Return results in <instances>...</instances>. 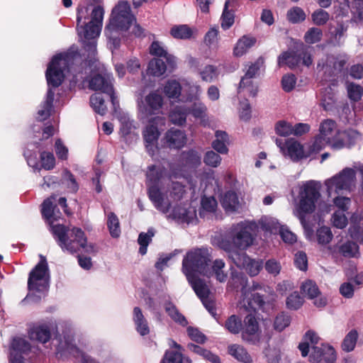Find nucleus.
<instances>
[{
    "mask_svg": "<svg viewBox=\"0 0 363 363\" xmlns=\"http://www.w3.org/2000/svg\"><path fill=\"white\" fill-rule=\"evenodd\" d=\"M210 261L211 256L207 248L193 249L186 253L183 259L182 272L205 308L215 317V303L210 297L208 286L198 277L199 274L211 275L208 267Z\"/></svg>",
    "mask_w": 363,
    "mask_h": 363,
    "instance_id": "f257e3e1",
    "label": "nucleus"
},
{
    "mask_svg": "<svg viewBox=\"0 0 363 363\" xmlns=\"http://www.w3.org/2000/svg\"><path fill=\"white\" fill-rule=\"evenodd\" d=\"M55 199V196H51L45 199L42 204L41 211L43 217L49 222L58 245L63 251L69 253L76 252L81 248L88 253L94 252V245H86L84 233L80 228H74L69 230L62 225L53 224V222L60 218V212H55V206H53V201Z\"/></svg>",
    "mask_w": 363,
    "mask_h": 363,
    "instance_id": "f03ea898",
    "label": "nucleus"
},
{
    "mask_svg": "<svg viewBox=\"0 0 363 363\" xmlns=\"http://www.w3.org/2000/svg\"><path fill=\"white\" fill-rule=\"evenodd\" d=\"M128 30L136 37L143 34V29L136 23L128 3L119 1L113 9L109 23L105 28V34L111 46L118 48L120 45L119 36Z\"/></svg>",
    "mask_w": 363,
    "mask_h": 363,
    "instance_id": "7ed1b4c3",
    "label": "nucleus"
},
{
    "mask_svg": "<svg viewBox=\"0 0 363 363\" xmlns=\"http://www.w3.org/2000/svg\"><path fill=\"white\" fill-rule=\"evenodd\" d=\"M89 10V6H79L77 11V31L81 40L87 51L94 54L96 51V40L99 37L102 25L104 15V9L98 5L91 9L90 14V21L84 25H81L82 20L86 19V16Z\"/></svg>",
    "mask_w": 363,
    "mask_h": 363,
    "instance_id": "20e7f679",
    "label": "nucleus"
},
{
    "mask_svg": "<svg viewBox=\"0 0 363 363\" xmlns=\"http://www.w3.org/2000/svg\"><path fill=\"white\" fill-rule=\"evenodd\" d=\"M182 174L175 172L172 168L170 174L166 177L164 168L159 166H150L147 172V179L148 182V196L154 206L163 213H167L170 208V201L163 192L162 185L167 181L171 180L173 177L178 178Z\"/></svg>",
    "mask_w": 363,
    "mask_h": 363,
    "instance_id": "39448f33",
    "label": "nucleus"
},
{
    "mask_svg": "<svg viewBox=\"0 0 363 363\" xmlns=\"http://www.w3.org/2000/svg\"><path fill=\"white\" fill-rule=\"evenodd\" d=\"M320 196L319 187L313 181L307 182L299 188L298 202L296 206L294 214L300 220L308 239H310L312 235V230L306 223L305 216L315 211V204Z\"/></svg>",
    "mask_w": 363,
    "mask_h": 363,
    "instance_id": "423d86ee",
    "label": "nucleus"
},
{
    "mask_svg": "<svg viewBox=\"0 0 363 363\" xmlns=\"http://www.w3.org/2000/svg\"><path fill=\"white\" fill-rule=\"evenodd\" d=\"M319 337L312 331L308 330L303 337L302 341L298 345V349L302 357L309 354V361L313 363H335L336 354L334 349L326 345H318Z\"/></svg>",
    "mask_w": 363,
    "mask_h": 363,
    "instance_id": "0eeeda50",
    "label": "nucleus"
},
{
    "mask_svg": "<svg viewBox=\"0 0 363 363\" xmlns=\"http://www.w3.org/2000/svg\"><path fill=\"white\" fill-rule=\"evenodd\" d=\"M258 228L257 224L254 220H244L231 228V243L223 240L220 246L225 251L231 252L232 250H245L250 247L255 240L252 232Z\"/></svg>",
    "mask_w": 363,
    "mask_h": 363,
    "instance_id": "6e6552de",
    "label": "nucleus"
},
{
    "mask_svg": "<svg viewBox=\"0 0 363 363\" xmlns=\"http://www.w3.org/2000/svg\"><path fill=\"white\" fill-rule=\"evenodd\" d=\"M362 165L345 167L325 182L326 192L329 197L352 192L356 187L357 171Z\"/></svg>",
    "mask_w": 363,
    "mask_h": 363,
    "instance_id": "1a4fd4ad",
    "label": "nucleus"
},
{
    "mask_svg": "<svg viewBox=\"0 0 363 363\" xmlns=\"http://www.w3.org/2000/svg\"><path fill=\"white\" fill-rule=\"evenodd\" d=\"M75 56L72 53H64L53 57L45 74L49 86L57 87L62 84L65 77V71L70 62L74 60Z\"/></svg>",
    "mask_w": 363,
    "mask_h": 363,
    "instance_id": "9d476101",
    "label": "nucleus"
},
{
    "mask_svg": "<svg viewBox=\"0 0 363 363\" xmlns=\"http://www.w3.org/2000/svg\"><path fill=\"white\" fill-rule=\"evenodd\" d=\"M49 271L45 259L41 257L40 262L30 272L28 286L30 291H44L49 284Z\"/></svg>",
    "mask_w": 363,
    "mask_h": 363,
    "instance_id": "9b49d317",
    "label": "nucleus"
},
{
    "mask_svg": "<svg viewBox=\"0 0 363 363\" xmlns=\"http://www.w3.org/2000/svg\"><path fill=\"white\" fill-rule=\"evenodd\" d=\"M137 104L139 113L147 117L160 112L164 104V98L158 91H152L144 97L138 99Z\"/></svg>",
    "mask_w": 363,
    "mask_h": 363,
    "instance_id": "f8f14e48",
    "label": "nucleus"
},
{
    "mask_svg": "<svg viewBox=\"0 0 363 363\" xmlns=\"http://www.w3.org/2000/svg\"><path fill=\"white\" fill-rule=\"evenodd\" d=\"M319 135L323 137L328 145L334 150H341L345 145L342 140L337 139L340 130L336 122L332 119L323 120L319 125Z\"/></svg>",
    "mask_w": 363,
    "mask_h": 363,
    "instance_id": "ddd939ff",
    "label": "nucleus"
},
{
    "mask_svg": "<svg viewBox=\"0 0 363 363\" xmlns=\"http://www.w3.org/2000/svg\"><path fill=\"white\" fill-rule=\"evenodd\" d=\"M302 46L301 52L298 54L294 51H288L279 55L278 59V64L279 66L287 65L290 68H294L301 64L305 66H310L313 60L311 53L308 51V48Z\"/></svg>",
    "mask_w": 363,
    "mask_h": 363,
    "instance_id": "4468645a",
    "label": "nucleus"
},
{
    "mask_svg": "<svg viewBox=\"0 0 363 363\" xmlns=\"http://www.w3.org/2000/svg\"><path fill=\"white\" fill-rule=\"evenodd\" d=\"M260 288L259 284H253L252 287L244 286L242 289V297L239 301L238 306L245 311H255L257 308H262L264 301L259 294H252L251 289L256 290Z\"/></svg>",
    "mask_w": 363,
    "mask_h": 363,
    "instance_id": "2eb2a0df",
    "label": "nucleus"
},
{
    "mask_svg": "<svg viewBox=\"0 0 363 363\" xmlns=\"http://www.w3.org/2000/svg\"><path fill=\"white\" fill-rule=\"evenodd\" d=\"M161 123L164 125V118L156 117L147 125L143 131V138L145 142L146 148L150 155H153L157 149V140L160 135L157 125Z\"/></svg>",
    "mask_w": 363,
    "mask_h": 363,
    "instance_id": "dca6fc26",
    "label": "nucleus"
},
{
    "mask_svg": "<svg viewBox=\"0 0 363 363\" xmlns=\"http://www.w3.org/2000/svg\"><path fill=\"white\" fill-rule=\"evenodd\" d=\"M31 350L30 343L25 338H13L10 346L9 362L25 363L26 357Z\"/></svg>",
    "mask_w": 363,
    "mask_h": 363,
    "instance_id": "f3484780",
    "label": "nucleus"
},
{
    "mask_svg": "<svg viewBox=\"0 0 363 363\" xmlns=\"http://www.w3.org/2000/svg\"><path fill=\"white\" fill-rule=\"evenodd\" d=\"M276 143L280 148L281 153L293 161H298L308 156V155L305 154L303 145L294 138L287 139L284 143H282L280 140H277Z\"/></svg>",
    "mask_w": 363,
    "mask_h": 363,
    "instance_id": "a211bd4d",
    "label": "nucleus"
},
{
    "mask_svg": "<svg viewBox=\"0 0 363 363\" xmlns=\"http://www.w3.org/2000/svg\"><path fill=\"white\" fill-rule=\"evenodd\" d=\"M230 257L238 267L245 269L250 276L257 275L263 267L261 259H251L245 252H232Z\"/></svg>",
    "mask_w": 363,
    "mask_h": 363,
    "instance_id": "6ab92c4d",
    "label": "nucleus"
},
{
    "mask_svg": "<svg viewBox=\"0 0 363 363\" xmlns=\"http://www.w3.org/2000/svg\"><path fill=\"white\" fill-rule=\"evenodd\" d=\"M300 289L302 294L313 301L315 306L323 308L328 304V298L320 292L315 281L306 280L301 284Z\"/></svg>",
    "mask_w": 363,
    "mask_h": 363,
    "instance_id": "aec40b11",
    "label": "nucleus"
},
{
    "mask_svg": "<svg viewBox=\"0 0 363 363\" xmlns=\"http://www.w3.org/2000/svg\"><path fill=\"white\" fill-rule=\"evenodd\" d=\"M89 86L92 90L101 91L109 95L113 104H116V97L113 89V77L110 74L94 76L90 80Z\"/></svg>",
    "mask_w": 363,
    "mask_h": 363,
    "instance_id": "412c9836",
    "label": "nucleus"
},
{
    "mask_svg": "<svg viewBox=\"0 0 363 363\" xmlns=\"http://www.w3.org/2000/svg\"><path fill=\"white\" fill-rule=\"evenodd\" d=\"M328 250L333 256L340 255L345 257H357L359 255L358 245L352 240L333 246H328Z\"/></svg>",
    "mask_w": 363,
    "mask_h": 363,
    "instance_id": "4be33fe9",
    "label": "nucleus"
},
{
    "mask_svg": "<svg viewBox=\"0 0 363 363\" xmlns=\"http://www.w3.org/2000/svg\"><path fill=\"white\" fill-rule=\"evenodd\" d=\"M170 216L179 223H193L196 220V211L195 207L185 203L174 208Z\"/></svg>",
    "mask_w": 363,
    "mask_h": 363,
    "instance_id": "5701e85b",
    "label": "nucleus"
},
{
    "mask_svg": "<svg viewBox=\"0 0 363 363\" xmlns=\"http://www.w3.org/2000/svg\"><path fill=\"white\" fill-rule=\"evenodd\" d=\"M65 340L60 342L58 346L59 352L67 351L70 354H72L74 356L79 357L80 356L82 358V363H98L91 357L87 354H85L81 352L75 346V345L72 342V338L68 337L66 338L64 337Z\"/></svg>",
    "mask_w": 363,
    "mask_h": 363,
    "instance_id": "b1692460",
    "label": "nucleus"
},
{
    "mask_svg": "<svg viewBox=\"0 0 363 363\" xmlns=\"http://www.w3.org/2000/svg\"><path fill=\"white\" fill-rule=\"evenodd\" d=\"M121 123L120 133L126 142L131 143L138 139V135L135 133V126L133 121L126 114L121 115L119 117Z\"/></svg>",
    "mask_w": 363,
    "mask_h": 363,
    "instance_id": "393cba45",
    "label": "nucleus"
},
{
    "mask_svg": "<svg viewBox=\"0 0 363 363\" xmlns=\"http://www.w3.org/2000/svg\"><path fill=\"white\" fill-rule=\"evenodd\" d=\"M165 140L169 147L181 148L186 143V135L184 132L172 128L165 134Z\"/></svg>",
    "mask_w": 363,
    "mask_h": 363,
    "instance_id": "a878e982",
    "label": "nucleus"
},
{
    "mask_svg": "<svg viewBox=\"0 0 363 363\" xmlns=\"http://www.w3.org/2000/svg\"><path fill=\"white\" fill-rule=\"evenodd\" d=\"M235 4L236 0H226L225 2L223 11L220 18L221 27L224 30L230 28L234 23V9Z\"/></svg>",
    "mask_w": 363,
    "mask_h": 363,
    "instance_id": "bb28decb",
    "label": "nucleus"
},
{
    "mask_svg": "<svg viewBox=\"0 0 363 363\" xmlns=\"http://www.w3.org/2000/svg\"><path fill=\"white\" fill-rule=\"evenodd\" d=\"M258 93V85L253 79L241 78L238 88L239 97H255Z\"/></svg>",
    "mask_w": 363,
    "mask_h": 363,
    "instance_id": "cd10ccee",
    "label": "nucleus"
},
{
    "mask_svg": "<svg viewBox=\"0 0 363 363\" xmlns=\"http://www.w3.org/2000/svg\"><path fill=\"white\" fill-rule=\"evenodd\" d=\"M30 338L45 343L50 338V331L49 327L46 324H37L33 325L28 332Z\"/></svg>",
    "mask_w": 363,
    "mask_h": 363,
    "instance_id": "c85d7f7f",
    "label": "nucleus"
},
{
    "mask_svg": "<svg viewBox=\"0 0 363 363\" xmlns=\"http://www.w3.org/2000/svg\"><path fill=\"white\" fill-rule=\"evenodd\" d=\"M230 355L241 363H252L253 359L247 350L242 345L233 344L228 346Z\"/></svg>",
    "mask_w": 363,
    "mask_h": 363,
    "instance_id": "c756f323",
    "label": "nucleus"
},
{
    "mask_svg": "<svg viewBox=\"0 0 363 363\" xmlns=\"http://www.w3.org/2000/svg\"><path fill=\"white\" fill-rule=\"evenodd\" d=\"M133 320L135 325V329L140 335L145 336L149 334L150 328L147 321L139 307H135L133 308Z\"/></svg>",
    "mask_w": 363,
    "mask_h": 363,
    "instance_id": "7c9ffc66",
    "label": "nucleus"
},
{
    "mask_svg": "<svg viewBox=\"0 0 363 363\" xmlns=\"http://www.w3.org/2000/svg\"><path fill=\"white\" fill-rule=\"evenodd\" d=\"M55 93L49 89L46 95L45 100L40 104L37 113V119L44 121L47 119L51 113L52 102Z\"/></svg>",
    "mask_w": 363,
    "mask_h": 363,
    "instance_id": "2f4dec72",
    "label": "nucleus"
},
{
    "mask_svg": "<svg viewBox=\"0 0 363 363\" xmlns=\"http://www.w3.org/2000/svg\"><path fill=\"white\" fill-rule=\"evenodd\" d=\"M256 43L252 36L243 35L236 43L233 48V55L238 57L244 55Z\"/></svg>",
    "mask_w": 363,
    "mask_h": 363,
    "instance_id": "473e14b6",
    "label": "nucleus"
},
{
    "mask_svg": "<svg viewBox=\"0 0 363 363\" xmlns=\"http://www.w3.org/2000/svg\"><path fill=\"white\" fill-rule=\"evenodd\" d=\"M216 139L212 142V147L220 154L225 155L228 152V145L229 138L225 131L217 130L215 133Z\"/></svg>",
    "mask_w": 363,
    "mask_h": 363,
    "instance_id": "72a5a7b5",
    "label": "nucleus"
},
{
    "mask_svg": "<svg viewBox=\"0 0 363 363\" xmlns=\"http://www.w3.org/2000/svg\"><path fill=\"white\" fill-rule=\"evenodd\" d=\"M220 203L227 212L236 211L240 206V201L235 192L229 191L221 198Z\"/></svg>",
    "mask_w": 363,
    "mask_h": 363,
    "instance_id": "f704fd0d",
    "label": "nucleus"
},
{
    "mask_svg": "<svg viewBox=\"0 0 363 363\" xmlns=\"http://www.w3.org/2000/svg\"><path fill=\"white\" fill-rule=\"evenodd\" d=\"M259 330L258 323L252 314L247 315L244 320L242 335L244 340H250V335H255Z\"/></svg>",
    "mask_w": 363,
    "mask_h": 363,
    "instance_id": "c9c22d12",
    "label": "nucleus"
},
{
    "mask_svg": "<svg viewBox=\"0 0 363 363\" xmlns=\"http://www.w3.org/2000/svg\"><path fill=\"white\" fill-rule=\"evenodd\" d=\"M150 52L152 55L164 57L168 65L171 68H173L175 65V57L167 53L166 49L161 43L158 41H154L150 46Z\"/></svg>",
    "mask_w": 363,
    "mask_h": 363,
    "instance_id": "e433bc0d",
    "label": "nucleus"
},
{
    "mask_svg": "<svg viewBox=\"0 0 363 363\" xmlns=\"http://www.w3.org/2000/svg\"><path fill=\"white\" fill-rule=\"evenodd\" d=\"M337 139L342 140L345 145L344 147H351L362 139L361 135L354 129H348L343 131L340 130Z\"/></svg>",
    "mask_w": 363,
    "mask_h": 363,
    "instance_id": "4c0bfd02",
    "label": "nucleus"
},
{
    "mask_svg": "<svg viewBox=\"0 0 363 363\" xmlns=\"http://www.w3.org/2000/svg\"><path fill=\"white\" fill-rule=\"evenodd\" d=\"M257 224L258 228L259 227L263 231L270 234L277 233L281 227L275 218L269 216L262 217Z\"/></svg>",
    "mask_w": 363,
    "mask_h": 363,
    "instance_id": "58836bf2",
    "label": "nucleus"
},
{
    "mask_svg": "<svg viewBox=\"0 0 363 363\" xmlns=\"http://www.w3.org/2000/svg\"><path fill=\"white\" fill-rule=\"evenodd\" d=\"M346 63V60L342 57L328 56L326 60L325 72H332L336 74L341 72Z\"/></svg>",
    "mask_w": 363,
    "mask_h": 363,
    "instance_id": "ea45409f",
    "label": "nucleus"
},
{
    "mask_svg": "<svg viewBox=\"0 0 363 363\" xmlns=\"http://www.w3.org/2000/svg\"><path fill=\"white\" fill-rule=\"evenodd\" d=\"M163 92L169 99H178L181 96L182 86L175 79L168 80L164 86Z\"/></svg>",
    "mask_w": 363,
    "mask_h": 363,
    "instance_id": "a19ab883",
    "label": "nucleus"
},
{
    "mask_svg": "<svg viewBox=\"0 0 363 363\" xmlns=\"http://www.w3.org/2000/svg\"><path fill=\"white\" fill-rule=\"evenodd\" d=\"M187 114L188 110L186 106H177L170 112L169 118L172 123L182 125L186 123Z\"/></svg>",
    "mask_w": 363,
    "mask_h": 363,
    "instance_id": "79ce46f5",
    "label": "nucleus"
},
{
    "mask_svg": "<svg viewBox=\"0 0 363 363\" xmlns=\"http://www.w3.org/2000/svg\"><path fill=\"white\" fill-rule=\"evenodd\" d=\"M163 192L168 197L171 206L172 201L180 200L183 197L185 190L180 183L172 182L170 188L167 191L163 188Z\"/></svg>",
    "mask_w": 363,
    "mask_h": 363,
    "instance_id": "37998d69",
    "label": "nucleus"
},
{
    "mask_svg": "<svg viewBox=\"0 0 363 363\" xmlns=\"http://www.w3.org/2000/svg\"><path fill=\"white\" fill-rule=\"evenodd\" d=\"M184 86L188 101H191L200 99V96L202 94V89L198 83L192 81L184 80Z\"/></svg>",
    "mask_w": 363,
    "mask_h": 363,
    "instance_id": "c03bdc74",
    "label": "nucleus"
},
{
    "mask_svg": "<svg viewBox=\"0 0 363 363\" xmlns=\"http://www.w3.org/2000/svg\"><path fill=\"white\" fill-rule=\"evenodd\" d=\"M351 226L349 228V233L352 238L363 241V222L362 223L358 216L354 213L351 216Z\"/></svg>",
    "mask_w": 363,
    "mask_h": 363,
    "instance_id": "a18cd8bd",
    "label": "nucleus"
},
{
    "mask_svg": "<svg viewBox=\"0 0 363 363\" xmlns=\"http://www.w3.org/2000/svg\"><path fill=\"white\" fill-rule=\"evenodd\" d=\"M225 268V263L222 259H216L213 262L211 269L209 268V271L211 272V276H215L216 279L220 282H224L227 279V273L223 269Z\"/></svg>",
    "mask_w": 363,
    "mask_h": 363,
    "instance_id": "49530a36",
    "label": "nucleus"
},
{
    "mask_svg": "<svg viewBox=\"0 0 363 363\" xmlns=\"http://www.w3.org/2000/svg\"><path fill=\"white\" fill-rule=\"evenodd\" d=\"M107 226L112 238H117L121 235L120 222L117 216L110 212L107 216Z\"/></svg>",
    "mask_w": 363,
    "mask_h": 363,
    "instance_id": "de8ad7c7",
    "label": "nucleus"
},
{
    "mask_svg": "<svg viewBox=\"0 0 363 363\" xmlns=\"http://www.w3.org/2000/svg\"><path fill=\"white\" fill-rule=\"evenodd\" d=\"M315 238L318 243L321 245H326L333 238V233L328 226H321L316 230Z\"/></svg>",
    "mask_w": 363,
    "mask_h": 363,
    "instance_id": "09e8293b",
    "label": "nucleus"
},
{
    "mask_svg": "<svg viewBox=\"0 0 363 363\" xmlns=\"http://www.w3.org/2000/svg\"><path fill=\"white\" fill-rule=\"evenodd\" d=\"M170 34L174 38L186 40L192 36L193 31L186 25H179L171 28Z\"/></svg>",
    "mask_w": 363,
    "mask_h": 363,
    "instance_id": "8fccbe9b",
    "label": "nucleus"
},
{
    "mask_svg": "<svg viewBox=\"0 0 363 363\" xmlns=\"http://www.w3.org/2000/svg\"><path fill=\"white\" fill-rule=\"evenodd\" d=\"M167 69V67L163 60L153 59L149 63L147 72L151 75L160 77L165 73Z\"/></svg>",
    "mask_w": 363,
    "mask_h": 363,
    "instance_id": "3c124183",
    "label": "nucleus"
},
{
    "mask_svg": "<svg viewBox=\"0 0 363 363\" xmlns=\"http://www.w3.org/2000/svg\"><path fill=\"white\" fill-rule=\"evenodd\" d=\"M182 160L183 163L189 166L196 167L201 164V155L194 150L183 152Z\"/></svg>",
    "mask_w": 363,
    "mask_h": 363,
    "instance_id": "603ef678",
    "label": "nucleus"
},
{
    "mask_svg": "<svg viewBox=\"0 0 363 363\" xmlns=\"http://www.w3.org/2000/svg\"><path fill=\"white\" fill-rule=\"evenodd\" d=\"M155 235L153 228H150L147 233H141L139 235L138 242L140 245L139 252L141 255H145L147 252V247L151 242Z\"/></svg>",
    "mask_w": 363,
    "mask_h": 363,
    "instance_id": "864d4df0",
    "label": "nucleus"
},
{
    "mask_svg": "<svg viewBox=\"0 0 363 363\" xmlns=\"http://www.w3.org/2000/svg\"><path fill=\"white\" fill-rule=\"evenodd\" d=\"M195 102L190 108H187L188 113H191L196 118L202 119L205 118L207 112V107L199 99L194 100Z\"/></svg>",
    "mask_w": 363,
    "mask_h": 363,
    "instance_id": "5fc2aeb1",
    "label": "nucleus"
},
{
    "mask_svg": "<svg viewBox=\"0 0 363 363\" xmlns=\"http://www.w3.org/2000/svg\"><path fill=\"white\" fill-rule=\"evenodd\" d=\"M286 17L289 22L298 23L306 19V15L301 8L294 6L287 11Z\"/></svg>",
    "mask_w": 363,
    "mask_h": 363,
    "instance_id": "6e6d98bb",
    "label": "nucleus"
},
{
    "mask_svg": "<svg viewBox=\"0 0 363 363\" xmlns=\"http://www.w3.org/2000/svg\"><path fill=\"white\" fill-rule=\"evenodd\" d=\"M203 82H212L218 77V73L216 67L208 65L199 72Z\"/></svg>",
    "mask_w": 363,
    "mask_h": 363,
    "instance_id": "4d7b16f0",
    "label": "nucleus"
},
{
    "mask_svg": "<svg viewBox=\"0 0 363 363\" xmlns=\"http://www.w3.org/2000/svg\"><path fill=\"white\" fill-rule=\"evenodd\" d=\"M90 104L93 109L101 115L105 114L106 106L104 100L100 94H94L90 98Z\"/></svg>",
    "mask_w": 363,
    "mask_h": 363,
    "instance_id": "13d9d810",
    "label": "nucleus"
},
{
    "mask_svg": "<svg viewBox=\"0 0 363 363\" xmlns=\"http://www.w3.org/2000/svg\"><path fill=\"white\" fill-rule=\"evenodd\" d=\"M336 100L335 92L329 86L322 93V105L325 110H330Z\"/></svg>",
    "mask_w": 363,
    "mask_h": 363,
    "instance_id": "bf43d9fd",
    "label": "nucleus"
},
{
    "mask_svg": "<svg viewBox=\"0 0 363 363\" xmlns=\"http://www.w3.org/2000/svg\"><path fill=\"white\" fill-rule=\"evenodd\" d=\"M165 311L168 315L175 322L181 324L182 325H187V321L184 315H182L177 309V308L170 303L165 305Z\"/></svg>",
    "mask_w": 363,
    "mask_h": 363,
    "instance_id": "052dcab7",
    "label": "nucleus"
},
{
    "mask_svg": "<svg viewBox=\"0 0 363 363\" xmlns=\"http://www.w3.org/2000/svg\"><path fill=\"white\" fill-rule=\"evenodd\" d=\"M303 302V298L298 292L294 291L287 297L286 304V307L290 310H298L302 306Z\"/></svg>",
    "mask_w": 363,
    "mask_h": 363,
    "instance_id": "680f3d73",
    "label": "nucleus"
},
{
    "mask_svg": "<svg viewBox=\"0 0 363 363\" xmlns=\"http://www.w3.org/2000/svg\"><path fill=\"white\" fill-rule=\"evenodd\" d=\"M323 37L322 30L315 27L309 28L304 35V40L306 43L314 44L321 40Z\"/></svg>",
    "mask_w": 363,
    "mask_h": 363,
    "instance_id": "e2e57ef3",
    "label": "nucleus"
},
{
    "mask_svg": "<svg viewBox=\"0 0 363 363\" xmlns=\"http://www.w3.org/2000/svg\"><path fill=\"white\" fill-rule=\"evenodd\" d=\"M358 338V334L356 330H351L344 338L342 348L345 352H351L354 350L357 340Z\"/></svg>",
    "mask_w": 363,
    "mask_h": 363,
    "instance_id": "0e129e2a",
    "label": "nucleus"
},
{
    "mask_svg": "<svg viewBox=\"0 0 363 363\" xmlns=\"http://www.w3.org/2000/svg\"><path fill=\"white\" fill-rule=\"evenodd\" d=\"M216 208L217 201L213 196H204L201 200V211L200 214L201 216H205V213H213Z\"/></svg>",
    "mask_w": 363,
    "mask_h": 363,
    "instance_id": "69168bd1",
    "label": "nucleus"
},
{
    "mask_svg": "<svg viewBox=\"0 0 363 363\" xmlns=\"http://www.w3.org/2000/svg\"><path fill=\"white\" fill-rule=\"evenodd\" d=\"M346 88L348 97L351 100L357 101L361 99L363 94V88L361 86L352 82H348L347 83Z\"/></svg>",
    "mask_w": 363,
    "mask_h": 363,
    "instance_id": "338daca9",
    "label": "nucleus"
},
{
    "mask_svg": "<svg viewBox=\"0 0 363 363\" xmlns=\"http://www.w3.org/2000/svg\"><path fill=\"white\" fill-rule=\"evenodd\" d=\"M331 223L334 227L343 229L347 225L348 220L344 212L337 211L332 216Z\"/></svg>",
    "mask_w": 363,
    "mask_h": 363,
    "instance_id": "774afa93",
    "label": "nucleus"
}]
</instances>
